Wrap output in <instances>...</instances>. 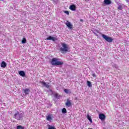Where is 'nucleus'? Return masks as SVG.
<instances>
[{"label":"nucleus","mask_w":129,"mask_h":129,"mask_svg":"<svg viewBox=\"0 0 129 129\" xmlns=\"http://www.w3.org/2000/svg\"><path fill=\"white\" fill-rule=\"evenodd\" d=\"M96 36H97V34H96Z\"/></svg>","instance_id":"28"},{"label":"nucleus","mask_w":129,"mask_h":129,"mask_svg":"<svg viewBox=\"0 0 129 129\" xmlns=\"http://www.w3.org/2000/svg\"><path fill=\"white\" fill-rule=\"evenodd\" d=\"M61 46L62 47L60 48V51L61 53H67L69 50V48L68 47V45L65 43H61Z\"/></svg>","instance_id":"3"},{"label":"nucleus","mask_w":129,"mask_h":129,"mask_svg":"<svg viewBox=\"0 0 129 129\" xmlns=\"http://www.w3.org/2000/svg\"><path fill=\"white\" fill-rule=\"evenodd\" d=\"M48 129H56V127L55 126H50Z\"/></svg>","instance_id":"23"},{"label":"nucleus","mask_w":129,"mask_h":129,"mask_svg":"<svg viewBox=\"0 0 129 129\" xmlns=\"http://www.w3.org/2000/svg\"><path fill=\"white\" fill-rule=\"evenodd\" d=\"M50 63L53 66H60L64 64L63 61H60L58 58L55 57L52 58L50 60Z\"/></svg>","instance_id":"1"},{"label":"nucleus","mask_w":129,"mask_h":129,"mask_svg":"<svg viewBox=\"0 0 129 129\" xmlns=\"http://www.w3.org/2000/svg\"><path fill=\"white\" fill-rule=\"evenodd\" d=\"M106 118V116H105V115L103 113H100L99 115V118L101 119V120H104L105 118Z\"/></svg>","instance_id":"6"},{"label":"nucleus","mask_w":129,"mask_h":129,"mask_svg":"<svg viewBox=\"0 0 129 129\" xmlns=\"http://www.w3.org/2000/svg\"><path fill=\"white\" fill-rule=\"evenodd\" d=\"M15 113L13 115V118L17 119V120H22L24 118V114L20 113L19 111L15 110Z\"/></svg>","instance_id":"2"},{"label":"nucleus","mask_w":129,"mask_h":129,"mask_svg":"<svg viewBox=\"0 0 129 129\" xmlns=\"http://www.w3.org/2000/svg\"><path fill=\"white\" fill-rule=\"evenodd\" d=\"M102 38H103V39H104V40H105V41H106L108 43H111L113 41V39L112 38V37H109L105 34H102Z\"/></svg>","instance_id":"4"},{"label":"nucleus","mask_w":129,"mask_h":129,"mask_svg":"<svg viewBox=\"0 0 129 129\" xmlns=\"http://www.w3.org/2000/svg\"><path fill=\"white\" fill-rule=\"evenodd\" d=\"M104 3L107 5L111 4V1L110 0H104Z\"/></svg>","instance_id":"14"},{"label":"nucleus","mask_w":129,"mask_h":129,"mask_svg":"<svg viewBox=\"0 0 129 129\" xmlns=\"http://www.w3.org/2000/svg\"><path fill=\"white\" fill-rule=\"evenodd\" d=\"M122 6H121V5H119L118 7V10H122Z\"/></svg>","instance_id":"22"},{"label":"nucleus","mask_w":129,"mask_h":129,"mask_svg":"<svg viewBox=\"0 0 129 129\" xmlns=\"http://www.w3.org/2000/svg\"><path fill=\"white\" fill-rule=\"evenodd\" d=\"M19 75H20V76H22V77H25V76H26V73H25V72L23 71H20L19 72Z\"/></svg>","instance_id":"11"},{"label":"nucleus","mask_w":129,"mask_h":129,"mask_svg":"<svg viewBox=\"0 0 129 129\" xmlns=\"http://www.w3.org/2000/svg\"><path fill=\"white\" fill-rule=\"evenodd\" d=\"M22 44H26L27 43V39L26 38L23 37L22 41Z\"/></svg>","instance_id":"16"},{"label":"nucleus","mask_w":129,"mask_h":129,"mask_svg":"<svg viewBox=\"0 0 129 129\" xmlns=\"http://www.w3.org/2000/svg\"><path fill=\"white\" fill-rule=\"evenodd\" d=\"M61 111L62 113H67V110H66V108H62Z\"/></svg>","instance_id":"19"},{"label":"nucleus","mask_w":129,"mask_h":129,"mask_svg":"<svg viewBox=\"0 0 129 129\" xmlns=\"http://www.w3.org/2000/svg\"><path fill=\"white\" fill-rule=\"evenodd\" d=\"M17 129H25V127L22 125H18L17 126Z\"/></svg>","instance_id":"17"},{"label":"nucleus","mask_w":129,"mask_h":129,"mask_svg":"<svg viewBox=\"0 0 129 129\" xmlns=\"http://www.w3.org/2000/svg\"><path fill=\"white\" fill-rule=\"evenodd\" d=\"M46 40H52V41H53V42H55V41H57V40H58V38H57V37H53L51 36H48Z\"/></svg>","instance_id":"7"},{"label":"nucleus","mask_w":129,"mask_h":129,"mask_svg":"<svg viewBox=\"0 0 129 129\" xmlns=\"http://www.w3.org/2000/svg\"><path fill=\"white\" fill-rule=\"evenodd\" d=\"M81 21H82V19H81Z\"/></svg>","instance_id":"27"},{"label":"nucleus","mask_w":129,"mask_h":129,"mask_svg":"<svg viewBox=\"0 0 129 129\" xmlns=\"http://www.w3.org/2000/svg\"><path fill=\"white\" fill-rule=\"evenodd\" d=\"M47 120H48V121H51L52 120V117L51 116V115H48L46 117Z\"/></svg>","instance_id":"15"},{"label":"nucleus","mask_w":129,"mask_h":129,"mask_svg":"<svg viewBox=\"0 0 129 129\" xmlns=\"http://www.w3.org/2000/svg\"><path fill=\"white\" fill-rule=\"evenodd\" d=\"M69 9L71 10V11L75 12V11H76V6H75V5H72L70 6Z\"/></svg>","instance_id":"8"},{"label":"nucleus","mask_w":129,"mask_h":129,"mask_svg":"<svg viewBox=\"0 0 129 129\" xmlns=\"http://www.w3.org/2000/svg\"><path fill=\"white\" fill-rule=\"evenodd\" d=\"M30 91H31V90L29 89H25L24 90V92L26 95H29V92H30Z\"/></svg>","instance_id":"13"},{"label":"nucleus","mask_w":129,"mask_h":129,"mask_svg":"<svg viewBox=\"0 0 129 129\" xmlns=\"http://www.w3.org/2000/svg\"><path fill=\"white\" fill-rule=\"evenodd\" d=\"M39 83H41L42 84V85H44L46 88H50V85H48L46 83V82L44 81H40L39 82Z\"/></svg>","instance_id":"9"},{"label":"nucleus","mask_w":129,"mask_h":129,"mask_svg":"<svg viewBox=\"0 0 129 129\" xmlns=\"http://www.w3.org/2000/svg\"><path fill=\"white\" fill-rule=\"evenodd\" d=\"M92 76L93 77H96V74H95V73H94L92 74Z\"/></svg>","instance_id":"26"},{"label":"nucleus","mask_w":129,"mask_h":129,"mask_svg":"<svg viewBox=\"0 0 129 129\" xmlns=\"http://www.w3.org/2000/svg\"><path fill=\"white\" fill-rule=\"evenodd\" d=\"M64 92H66V93H67V94H68L69 93V90L65 89L64 90Z\"/></svg>","instance_id":"21"},{"label":"nucleus","mask_w":129,"mask_h":129,"mask_svg":"<svg viewBox=\"0 0 129 129\" xmlns=\"http://www.w3.org/2000/svg\"><path fill=\"white\" fill-rule=\"evenodd\" d=\"M1 66L2 68H6V67H7V63L3 61L1 63Z\"/></svg>","instance_id":"12"},{"label":"nucleus","mask_w":129,"mask_h":129,"mask_svg":"<svg viewBox=\"0 0 129 129\" xmlns=\"http://www.w3.org/2000/svg\"><path fill=\"white\" fill-rule=\"evenodd\" d=\"M87 117L90 122H92V119H91V117L89 116V115H87Z\"/></svg>","instance_id":"18"},{"label":"nucleus","mask_w":129,"mask_h":129,"mask_svg":"<svg viewBox=\"0 0 129 129\" xmlns=\"http://www.w3.org/2000/svg\"><path fill=\"white\" fill-rule=\"evenodd\" d=\"M66 105L68 107H70L72 106V103H71V101L69 99H67V102H66Z\"/></svg>","instance_id":"5"},{"label":"nucleus","mask_w":129,"mask_h":129,"mask_svg":"<svg viewBox=\"0 0 129 129\" xmlns=\"http://www.w3.org/2000/svg\"><path fill=\"white\" fill-rule=\"evenodd\" d=\"M66 26H67L68 28H69V29H72L73 25L71 24L69 21H67V23H66Z\"/></svg>","instance_id":"10"},{"label":"nucleus","mask_w":129,"mask_h":129,"mask_svg":"<svg viewBox=\"0 0 129 129\" xmlns=\"http://www.w3.org/2000/svg\"><path fill=\"white\" fill-rule=\"evenodd\" d=\"M64 14H67V15H69V11H65L64 12Z\"/></svg>","instance_id":"24"},{"label":"nucleus","mask_w":129,"mask_h":129,"mask_svg":"<svg viewBox=\"0 0 129 129\" xmlns=\"http://www.w3.org/2000/svg\"><path fill=\"white\" fill-rule=\"evenodd\" d=\"M59 95L58 94H54V97H56V98H57L58 97V96Z\"/></svg>","instance_id":"25"},{"label":"nucleus","mask_w":129,"mask_h":129,"mask_svg":"<svg viewBox=\"0 0 129 129\" xmlns=\"http://www.w3.org/2000/svg\"><path fill=\"white\" fill-rule=\"evenodd\" d=\"M87 85L89 86V87H91V86H92V85H91V82H90L89 81H87Z\"/></svg>","instance_id":"20"}]
</instances>
